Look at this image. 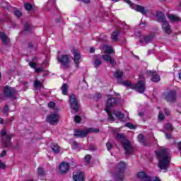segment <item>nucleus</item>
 I'll return each instance as SVG.
<instances>
[{
    "instance_id": "nucleus-1",
    "label": "nucleus",
    "mask_w": 181,
    "mask_h": 181,
    "mask_svg": "<svg viewBox=\"0 0 181 181\" xmlns=\"http://www.w3.org/2000/svg\"><path fill=\"white\" fill-rule=\"evenodd\" d=\"M156 155L158 159V168L161 170H168L172 154L168 148H160L159 151H156Z\"/></svg>"
},
{
    "instance_id": "nucleus-2",
    "label": "nucleus",
    "mask_w": 181,
    "mask_h": 181,
    "mask_svg": "<svg viewBox=\"0 0 181 181\" xmlns=\"http://www.w3.org/2000/svg\"><path fill=\"white\" fill-rule=\"evenodd\" d=\"M127 169V164L124 161L119 162L116 167V173L114 175L115 181H124V173Z\"/></svg>"
},
{
    "instance_id": "nucleus-3",
    "label": "nucleus",
    "mask_w": 181,
    "mask_h": 181,
    "mask_svg": "<svg viewBox=\"0 0 181 181\" xmlns=\"http://www.w3.org/2000/svg\"><path fill=\"white\" fill-rule=\"evenodd\" d=\"M0 135L2 138L3 146H4V148H11L12 146V142H11V139L15 136V134H8L6 129H3L1 131Z\"/></svg>"
},
{
    "instance_id": "nucleus-4",
    "label": "nucleus",
    "mask_w": 181,
    "mask_h": 181,
    "mask_svg": "<svg viewBox=\"0 0 181 181\" xmlns=\"http://www.w3.org/2000/svg\"><path fill=\"white\" fill-rule=\"evenodd\" d=\"M119 84H122L123 86H125L126 87H130V88H135L138 93H144L145 91V81H139L137 84H136L134 86H132V83L130 81H119Z\"/></svg>"
},
{
    "instance_id": "nucleus-5",
    "label": "nucleus",
    "mask_w": 181,
    "mask_h": 181,
    "mask_svg": "<svg viewBox=\"0 0 181 181\" xmlns=\"http://www.w3.org/2000/svg\"><path fill=\"white\" fill-rule=\"evenodd\" d=\"M69 103L71 108L73 110L72 112H78V101L77 100L76 95L71 94L69 96Z\"/></svg>"
},
{
    "instance_id": "nucleus-6",
    "label": "nucleus",
    "mask_w": 181,
    "mask_h": 181,
    "mask_svg": "<svg viewBox=\"0 0 181 181\" xmlns=\"http://www.w3.org/2000/svg\"><path fill=\"white\" fill-rule=\"evenodd\" d=\"M57 61L61 63L63 69H69L70 66V57L69 55H62V57H57Z\"/></svg>"
},
{
    "instance_id": "nucleus-7",
    "label": "nucleus",
    "mask_w": 181,
    "mask_h": 181,
    "mask_svg": "<svg viewBox=\"0 0 181 181\" xmlns=\"http://www.w3.org/2000/svg\"><path fill=\"white\" fill-rule=\"evenodd\" d=\"M122 144L123 145V148L125 151L126 155H131L132 152H134V148L132 147V145H131V143L128 140H123L122 141Z\"/></svg>"
},
{
    "instance_id": "nucleus-8",
    "label": "nucleus",
    "mask_w": 181,
    "mask_h": 181,
    "mask_svg": "<svg viewBox=\"0 0 181 181\" xmlns=\"http://www.w3.org/2000/svg\"><path fill=\"white\" fill-rule=\"evenodd\" d=\"M5 97L13 98L16 95V90L13 88L6 86L4 90Z\"/></svg>"
},
{
    "instance_id": "nucleus-9",
    "label": "nucleus",
    "mask_w": 181,
    "mask_h": 181,
    "mask_svg": "<svg viewBox=\"0 0 181 181\" xmlns=\"http://www.w3.org/2000/svg\"><path fill=\"white\" fill-rule=\"evenodd\" d=\"M74 53V62L75 63V66L78 68V64L81 62V55L80 54V51L78 49H74L72 50Z\"/></svg>"
},
{
    "instance_id": "nucleus-10",
    "label": "nucleus",
    "mask_w": 181,
    "mask_h": 181,
    "mask_svg": "<svg viewBox=\"0 0 181 181\" xmlns=\"http://www.w3.org/2000/svg\"><path fill=\"white\" fill-rule=\"evenodd\" d=\"M46 121L51 124V125H54V124L59 122V115L57 113L51 114L47 117Z\"/></svg>"
},
{
    "instance_id": "nucleus-11",
    "label": "nucleus",
    "mask_w": 181,
    "mask_h": 181,
    "mask_svg": "<svg viewBox=\"0 0 181 181\" xmlns=\"http://www.w3.org/2000/svg\"><path fill=\"white\" fill-rule=\"evenodd\" d=\"M165 98L168 103H175L176 101V91L170 90L165 94Z\"/></svg>"
},
{
    "instance_id": "nucleus-12",
    "label": "nucleus",
    "mask_w": 181,
    "mask_h": 181,
    "mask_svg": "<svg viewBox=\"0 0 181 181\" xmlns=\"http://www.w3.org/2000/svg\"><path fill=\"white\" fill-rule=\"evenodd\" d=\"M70 169V165L67 162H62L59 165V172L62 175H66Z\"/></svg>"
},
{
    "instance_id": "nucleus-13",
    "label": "nucleus",
    "mask_w": 181,
    "mask_h": 181,
    "mask_svg": "<svg viewBox=\"0 0 181 181\" xmlns=\"http://www.w3.org/2000/svg\"><path fill=\"white\" fill-rule=\"evenodd\" d=\"M146 74L152 76L151 81H153L154 83H158L160 81V76L158 75L156 71H147Z\"/></svg>"
},
{
    "instance_id": "nucleus-14",
    "label": "nucleus",
    "mask_w": 181,
    "mask_h": 181,
    "mask_svg": "<svg viewBox=\"0 0 181 181\" xmlns=\"http://www.w3.org/2000/svg\"><path fill=\"white\" fill-rule=\"evenodd\" d=\"M74 181H84V173L81 171H75L73 174Z\"/></svg>"
},
{
    "instance_id": "nucleus-15",
    "label": "nucleus",
    "mask_w": 181,
    "mask_h": 181,
    "mask_svg": "<svg viewBox=\"0 0 181 181\" xmlns=\"http://www.w3.org/2000/svg\"><path fill=\"white\" fill-rule=\"evenodd\" d=\"M102 58L105 62H110V64L112 66V67H115L117 66V62H115V59L114 58H112L110 54H104L102 56Z\"/></svg>"
},
{
    "instance_id": "nucleus-16",
    "label": "nucleus",
    "mask_w": 181,
    "mask_h": 181,
    "mask_svg": "<svg viewBox=\"0 0 181 181\" xmlns=\"http://www.w3.org/2000/svg\"><path fill=\"white\" fill-rule=\"evenodd\" d=\"M115 105H117V98H110L107 99L106 103V108H107V110H110L111 107H115Z\"/></svg>"
},
{
    "instance_id": "nucleus-17",
    "label": "nucleus",
    "mask_w": 181,
    "mask_h": 181,
    "mask_svg": "<svg viewBox=\"0 0 181 181\" xmlns=\"http://www.w3.org/2000/svg\"><path fill=\"white\" fill-rule=\"evenodd\" d=\"M162 28H163V30L167 35H170V33H172V29L170 28V25H169V23H168V21L163 23Z\"/></svg>"
},
{
    "instance_id": "nucleus-18",
    "label": "nucleus",
    "mask_w": 181,
    "mask_h": 181,
    "mask_svg": "<svg viewBox=\"0 0 181 181\" xmlns=\"http://www.w3.org/2000/svg\"><path fill=\"white\" fill-rule=\"evenodd\" d=\"M156 18L158 22H160L162 23H165L166 22V16H165V14L162 12H157L156 13Z\"/></svg>"
},
{
    "instance_id": "nucleus-19",
    "label": "nucleus",
    "mask_w": 181,
    "mask_h": 181,
    "mask_svg": "<svg viewBox=\"0 0 181 181\" xmlns=\"http://www.w3.org/2000/svg\"><path fill=\"white\" fill-rule=\"evenodd\" d=\"M0 38L1 39V42L3 45H8L9 44V37L4 33H0Z\"/></svg>"
},
{
    "instance_id": "nucleus-20",
    "label": "nucleus",
    "mask_w": 181,
    "mask_h": 181,
    "mask_svg": "<svg viewBox=\"0 0 181 181\" xmlns=\"http://www.w3.org/2000/svg\"><path fill=\"white\" fill-rule=\"evenodd\" d=\"M86 135H87L86 129L76 130L74 132V136L77 137L83 138V136H86Z\"/></svg>"
},
{
    "instance_id": "nucleus-21",
    "label": "nucleus",
    "mask_w": 181,
    "mask_h": 181,
    "mask_svg": "<svg viewBox=\"0 0 181 181\" xmlns=\"http://www.w3.org/2000/svg\"><path fill=\"white\" fill-rule=\"evenodd\" d=\"M124 76V71L121 70H117L114 73V76L117 78V82L121 81V78Z\"/></svg>"
},
{
    "instance_id": "nucleus-22",
    "label": "nucleus",
    "mask_w": 181,
    "mask_h": 181,
    "mask_svg": "<svg viewBox=\"0 0 181 181\" xmlns=\"http://www.w3.org/2000/svg\"><path fill=\"white\" fill-rule=\"evenodd\" d=\"M114 115H115V117H117V118H118V119H119L120 121H122V119H124V117H125V115H124V113L118 111V110H115L113 112Z\"/></svg>"
},
{
    "instance_id": "nucleus-23",
    "label": "nucleus",
    "mask_w": 181,
    "mask_h": 181,
    "mask_svg": "<svg viewBox=\"0 0 181 181\" xmlns=\"http://www.w3.org/2000/svg\"><path fill=\"white\" fill-rule=\"evenodd\" d=\"M167 16L171 22H180V18L173 14H168Z\"/></svg>"
},
{
    "instance_id": "nucleus-24",
    "label": "nucleus",
    "mask_w": 181,
    "mask_h": 181,
    "mask_svg": "<svg viewBox=\"0 0 181 181\" xmlns=\"http://www.w3.org/2000/svg\"><path fill=\"white\" fill-rule=\"evenodd\" d=\"M51 148L54 153H59V152H60V147H59V145L56 143L51 144Z\"/></svg>"
},
{
    "instance_id": "nucleus-25",
    "label": "nucleus",
    "mask_w": 181,
    "mask_h": 181,
    "mask_svg": "<svg viewBox=\"0 0 181 181\" xmlns=\"http://www.w3.org/2000/svg\"><path fill=\"white\" fill-rule=\"evenodd\" d=\"M119 30H117L112 33V39L114 40V42L118 41V36H119Z\"/></svg>"
},
{
    "instance_id": "nucleus-26",
    "label": "nucleus",
    "mask_w": 181,
    "mask_h": 181,
    "mask_svg": "<svg viewBox=\"0 0 181 181\" xmlns=\"http://www.w3.org/2000/svg\"><path fill=\"white\" fill-rule=\"evenodd\" d=\"M137 177L141 180H144V179H146V177H149V175H146L145 172L141 171L137 173Z\"/></svg>"
},
{
    "instance_id": "nucleus-27",
    "label": "nucleus",
    "mask_w": 181,
    "mask_h": 181,
    "mask_svg": "<svg viewBox=\"0 0 181 181\" xmlns=\"http://www.w3.org/2000/svg\"><path fill=\"white\" fill-rule=\"evenodd\" d=\"M136 11L142 13V15H146V13H148V11L145 10V7L142 6H136Z\"/></svg>"
},
{
    "instance_id": "nucleus-28",
    "label": "nucleus",
    "mask_w": 181,
    "mask_h": 181,
    "mask_svg": "<svg viewBox=\"0 0 181 181\" xmlns=\"http://www.w3.org/2000/svg\"><path fill=\"white\" fill-rule=\"evenodd\" d=\"M42 86H43V83H42L39 80H35L34 82V88H42Z\"/></svg>"
},
{
    "instance_id": "nucleus-29",
    "label": "nucleus",
    "mask_w": 181,
    "mask_h": 181,
    "mask_svg": "<svg viewBox=\"0 0 181 181\" xmlns=\"http://www.w3.org/2000/svg\"><path fill=\"white\" fill-rule=\"evenodd\" d=\"M24 8L26 11H30L33 10V6L30 3H25Z\"/></svg>"
},
{
    "instance_id": "nucleus-30",
    "label": "nucleus",
    "mask_w": 181,
    "mask_h": 181,
    "mask_svg": "<svg viewBox=\"0 0 181 181\" xmlns=\"http://www.w3.org/2000/svg\"><path fill=\"white\" fill-rule=\"evenodd\" d=\"M152 40H153V36H152V35H148V36L144 37V42L146 44L151 43V42H152Z\"/></svg>"
},
{
    "instance_id": "nucleus-31",
    "label": "nucleus",
    "mask_w": 181,
    "mask_h": 181,
    "mask_svg": "<svg viewBox=\"0 0 181 181\" xmlns=\"http://www.w3.org/2000/svg\"><path fill=\"white\" fill-rule=\"evenodd\" d=\"M138 141H140L141 144H143V145H145V137L144 134H140L138 135Z\"/></svg>"
},
{
    "instance_id": "nucleus-32",
    "label": "nucleus",
    "mask_w": 181,
    "mask_h": 181,
    "mask_svg": "<svg viewBox=\"0 0 181 181\" xmlns=\"http://www.w3.org/2000/svg\"><path fill=\"white\" fill-rule=\"evenodd\" d=\"M90 132H94V133L100 132V129H95V128L86 129V135L90 134Z\"/></svg>"
},
{
    "instance_id": "nucleus-33",
    "label": "nucleus",
    "mask_w": 181,
    "mask_h": 181,
    "mask_svg": "<svg viewBox=\"0 0 181 181\" xmlns=\"http://www.w3.org/2000/svg\"><path fill=\"white\" fill-rule=\"evenodd\" d=\"M62 94H64V95H67V84L64 83L62 87Z\"/></svg>"
},
{
    "instance_id": "nucleus-34",
    "label": "nucleus",
    "mask_w": 181,
    "mask_h": 181,
    "mask_svg": "<svg viewBox=\"0 0 181 181\" xmlns=\"http://www.w3.org/2000/svg\"><path fill=\"white\" fill-rule=\"evenodd\" d=\"M105 53H107V54H111V53H114V49H112V47L110 46H106Z\"/></svg>"
},
{
    "instance_id": "nucleus-35",
    "label": "nucleus",
    "mask_w": 181,
    "mask_h": 181,
    "mask_svg": "<svg viewBox=\"0 0 181 181\" xmlns=\"http://www.w3.org/2000/svg\"><path fill=\"white\" fill-rule=\"evenodd\" d=\"M105 111L107 112L108 118L110 119V121H114V116H112V114L110 112V109L105 108Z\"/></svg>"
},
{
    "instance_id": "nucleus-36",
    "label": "nucleus",
    "mask_w": 181,
    "mask_h": 181,
    "mask_svg": "<svg viewBox=\"0 0 181 181\" xmlns=\"http://www.w3.org/2000/svg\"><path fill=\"white\" fill-rule=\"evenodd\" d=\"M24 29L26 32H28V33H32V30H30V24L26 23L24 25Z\"/></svg>"
},
{
    "instance_id": "nucleus-37",
    "label": "nucleus",
    "mask_w": 181,
    "mask_h": 181,
    "mask_svg": "<svg viewBox=\"0 0 181 181\" xmlns=\"http://www.w3.org/2000/svg\"><path fill=\"white\" fill-rule=\"evenodd\" d=\"M165 129H167V131H168V132H172V131H173V126L172 124H170V123L166 124L165 126Z\"/></svg>"
},
{
    "instance_id": "nucleus-38",
    "label": "nucleus",
    "mask_w": 181,
    "mask_h": 181,
    "mask_svg": "<svg viewBox=\"0 0 181 181\" xmlns=\"http://www.w3.org/2000/svg\"><path fill=\"white\" fill-rule=\"evenodd\" d=\"M101 60H100L98 58H96L95 60V67L97 69V67H100L102 64Z\"/></svg>"
},
{
    "instance_id": "nucleus-39",
    "label": "nucleus",
    "mask_w": 181,
    "mask_h": 181,
    "mask_svg": "<svg viewBox=\"0 0 181 181\" xmlns=\"http://www.w3.org/2000/svg\"><path fill=\"white\" fill-rule=\"evenodd\" d=\"M37 173L39 176H43L45 175V170L42 167H39Z\"/></svg>"
},
{
    "instance_id": "nucleus-40",
    "label": "nucleus",
    "mask_w": 181,
    "mask_h": 181,
    "mask_svg": "<svg viewBox=\"0 0 181 181\" xmlns=\"http://www.w3.org/2000/svg\"><path fill=\"white\" fill-rule=\"evenodd\" d=\"M91 160V156L90 154H88L85 156V162H86V163H90Z\"/></svg>"
},
{
    "instance_id": "nucleus-41",
    "label": "nucleus",
    "mask_w": 181,
    "mask_h": 181,
    "mask_svg": "<svg viewBox=\"0 0 181 181\" xmlns=\"http://www.w3.org/2000/svg\"><path fill=\"white\" fill-rule=\"evenodd\" d=\"M14 15L15 16H16L17 18H21V16H22V12H21L18 10H16L14 11Z\"/></svg>"
},
{
    "instance_id": "nucleus-42",
    "label": "nucleus",
    "mask_w": 181,
    "mask_h": 181,
    "mask_svg": "<svg viewBox=\"0 0 181 181\" xmlns=\"http://www.w3.org/2000/svg\"><path fill=\"white\" fill-rule=\"evenodd\" d=\"M158 119L160 121H163V119H165V115H163V113H162V112H160L158 114Z\"/></svg>"
},
{
    "instance_id": "nucleus-43",
    "label": "nucleus",
    "mask_w": 181,
    "mask_h": 181,
    "mask_svg": "<svg viewBox=\"0 0 181 181\" xmlns=\"http://www.w3.org/2000/svg\"><path fill=\"white\" fill-rule=\"evenodd\" d=\"M74 121L77 124H80V122H81V117L80 116H75Z\"/></svg>"
},
{
    "instance_id": "nucleus-44",
    "label": "nucleus",
    "mask_w": 181,
    "mask_h": 181,
    "mask_svg": "<svg viewBox=\"0 0 181 181\" xmlns=\"http://www.w3.org/2000/svg\"><path fill=\"white\" fill-rule=\"evenodd\" d=\"M106 146H107V151H110L111 149H112V144L110 143V142H107L106 144Z\"/></svg>"
},
{
    "instance_id": "nucleus-45",
    "label": "nucleus",
    "mask_w": 181,
    "mask_h": 181,
    "mask_svg": "<svg viewBox=\"0 0 181 181\" xmlns=\"http://www.w3.org/2000/svg\"><path fill=\"white\" fill-rule=\"evenodd\" d=\"M55 106H56V103L54 102H49L48 103L49 108H54Z\"/></svg>"
},
{
    "instance_id": "nucleus-46",
    "label": "nucleus",
    "mask_w": 181,
    "mask_h": 181,
    "mask_svg": "<svg viewBox=\"0 0 181 181\" xmlns=\"http://www.w3.org/2000/svg\"><path fill=\"white\" fill-rule=\"evenodd\" d=\"M126 127H127V128H130L131 129H135V127H134V124L131 123H127Z\"/></svg>"
},
{
    "instance_id": "nucleus-47",
    "label": "nucleus",
    "mask_w": 181,
    "mask_h": 181,
    "mask_svg": "<svg viewBox=\"0 0 181 181\" xmlns=\"http://www.w3.org/2000/svg\"><path fill=\"white\" fill-rule=\"evenodd\" d=\"M5 168H6V164L0 160V169H5Z\"/></svg>"
},
{
    "instance_id": "nucleus-48",
    "label": "nucleus",
    "mask_w": 181,
    "mask_h": 181,
    "mask_svg": "<svg viewBox=\"0 0 181 181\" xmlns=\"http://www.w3.org/2000/svg\"><path fill=\"white\" fill-rule=\"evenodd\" d=\"M29 66L30 67H31L32 69H36V63L33 62H30L29 63Z\"/></svg>"
},
{
    "instance_id": "nucleus-49",
    "label": "nucleus",
    "mask_w": 181,
    "mask_h": 181,
    "mask_svg": "<svg viewBox=\"0 0 181 181\" xmlns=\"http://www.w3.org/2000/svg\"><path fill=\"white\" fill-rule=\"evenodd\" d=\"M164 113L165 114V115L169 116L170 115V110H169V109L168 108H165Z\"/></svg>"
},
{
    "instance_id": "nucleus-50",
    "label": "nucleus",
    "mask_w": 181,
    "mask_h": 181,
    "mask_svg": "<svg viewBox=\"0 0 181 181\" xmlns=\"http://www.w3.org/2000/svg\"><path fill=\"white\" fill-rule=\"evenodd\" d=\"M42 71H43V68L35 69V73H42Z\"/></svg>"
},
{
    "instance_id": "nucleus-51",
    "label": "nucleus",
    "mask_w": 181,
    "mask_h": 181,
    "mask_svg": "<svg viewBox=\"0 0 181 181\" xmlns=\"http://www.w3.org/2000/svg\"><path fill=\"white\" fill-rule=\"evenodd\" d=\"M95 100H100L101 98V94L97 93L95 96Z\"/></svg>"
},
{
    "instance_id": "nucleus-52",
    "label": "nucleus",
    "mask_w": 181,
    "mask_h": 181,
    "mask_svg": "<svg viewBox=\"0 0 181 181\" xmlns=\"http://www.w3.org/2000/svg\"><path fill=\"white\" fill-rule=\"evenodd\" d=\"M5 155H6V151L4 150L2 151V153H1L0 156H1V158H4V156H5Z\"/></svg>"
},
{
    "instance_id": "nucleus-53",
    "label": "nucleus",
    "mask_w": 181,
    "mask_h": 181,
    "mask_svg": "<svg viewBox=\"0 0 181 181\" xmlns=\"http://www.w3.org/2000/svg\"><path fill=\"white\" fill-rule=\"evenodd\" d=\"M89 52L90 53H94V52H95V49L94 47H90Z\"/></svg>"
},
{
    "instance_id": "nucleus-54",
    "label": "nucleus",
    "mask_w": 181,
    "mask_h": 181,
    "mask_svg": "<svg viewBox=\"0 0 181 181\" xmlns=\"http://www.w3.org/2000/svg\"><path fill=\"white\" fill-rule=\"evenodd\" d=\"M9 110L8 107V105H6L4 107V112H8V111Z\"/></svg>"
},
{
    "instance_id": "nucleus-55",
    "label": "nucleus",
    "mask_w": 181,
    "mask_h": 181,
    "mask_svg": "<svg viewBox=\"0 0 181 181\" xmlns=\"http://www.w3.org/2000/svg\"><path fill=\"white\" fill-rule=\"evenodd\" d=\"M165 137L167 139H170V138H172V135L168 134H165Z\"/></svg>"
},
{
    "instance_id": "nucleus-56",
    "label": "nucleus",
    "mask_w": 181,
    "mask_h": 181,
    "mask_svg": "<svg viewBox=\"0 0 181 181\" xmlns=\"http://www.w3.org/2000/svg\"><path fill=\"white\" fill-rule=\"evenodd\" d=\"M83 4H90V0H81Z\"/></svg>"
},
{
    "instance_id": "nucleus-57",
    "label": "nucleus",
    "mask_w": 181,
    "mask_h": 181,
    "mask_svg": "<svg viewBox=\"0 0 181 181\" xmlns=\"http://www.w3.org/2000/svg\"><path fill=\"white\" fill-rule=\"evenodd\" d=\"M117 138H119V139L124 138V134H117Z\"/></svg>"
},
{
    "instance_id": "nucleus-58",
    "label": "nucleus",
    "mask_w": 181,
    "mask_h": 181,
    "mask_svg": "<svg viewBox=\"0 0 181 181\" xmlns=\"http://www.w3.org/2000/svg\"><path fill=\"white\" fill-rule=\"evenodd\" d=\"M177 146H178V149H179V151L180 152L181 151V141L180 143H178Z\"/></svg>"
},
{
    "instance_id": "nucleus-59",
    "label": "nucleus",
    "mask_w": 181,
    "mask_h": 181,
    "mask_svg": "<svg viewBox=\"0 0 181 181\" xmlns=\"http://www.w3.org/2000/svg\"><path fill=\"white\" fill-rule=\"evenodd\" d=\"M73 145L74 146H78V143H77L76 141H74Z\"/></svg>"
},
{
    "instance_id": "nucleus-60",
    "label": "nucleus",
    "mask_w": 181,
    "mask_h": 181,
    "mask_svg": "<svg viewBox=\"0 0 181 181\" xmlns=\"http://www.w3.org/2000/svg\"><path fill=\"white\" fill-rule=\"evenodd\" d=\"M153 181H160V179L156 177Z\"/></svg>"
},
{
    "instance_id": "nucleus-61",
    "label": "nucleus",
    "mask_w": 181,
    "mask_h": 181,
    "mask_svg": "<svg viewBox=\"0 0 181 181\" xmlns=\"http://www.w3.org/2000/svg\"><path fill=\"white\" fill-rule=\"evenodd\" d=\"M139 117H144V112H140L139 113Z\"/></svg>"
},
{
    "instance_id": "nucleus-62",
    "label": "nucleus",
    "mask_w": 181,
    "mask_h": 181,
    "mask_svg": "<svg viewBox=\"0 0 181 181\" xmlns=\"http://www.w3.org/2000/svg\"><path fill=\"white\" fill-rule=\"evenodd\" d=\"M22 84L26 87V86H28V82H22Z\"/></svg>"
},
{
    "instance_id": "nucleus-63",
    "label": "nucleus",
    "mask_w": 181,
    "mask_h": 181,
    "mask_svg": "<svg viewBox=\"0 0 181 181\" xmlns=\"http://www.w3.org/2000/svg\"><path fill=\"white\" fill-rule=\"evenodd\" d=\"M124 1L129 4V5H131V1L129 0H124Z\"/></svg>"
},
{
    "instance_id": "nucleus-64",
    "label": "nucleus",
    "mask_w": 181,
    "mask_h": 181,
    "mask_svg": "<svg viewBox=\"0 0 181 181\" xmlns=\"http://www.w3.org/2000/svg\"><path fill=\"white\" fill-rule=\"evenodd\" d=\"M179 78L181 80V72L179 73Z\"/></svg>"
}]
</instances>
